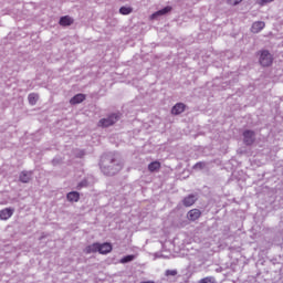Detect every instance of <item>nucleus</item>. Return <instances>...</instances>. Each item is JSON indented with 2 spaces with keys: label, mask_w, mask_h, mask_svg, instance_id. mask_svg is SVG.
Returning <instances> with one entry per match:
<instances>
[{
  "label": "nucleus",
  "mask_w": 283,
  "mask_h": 283,
  "mask_svg": "<svg viewBox=\"0 0 283 283\" xmlns=\"http://www.w3.org/2000/svg\"><path fill=\"white\" fill-rule=\"evenodd\" d=\"M118 118H120L118 114H111L108 117L99 119L98 127H112L118 123Z\"/></svg>",
  "instance_id": "nucleus-1"
},
{
  "label": "nucleus",
  "mask_w": 283,
  "mask_h": 283,
  "mask_svg": "<svg viewBox=\"0 0 283 283\" xmlns=\"http://www.w3.org/2000/svg\"><path fill=\"white\" fill-rule=\"evenodd\" d=\"M259 63L262 67H270V65H273V55L266 50L261 51Z\"/></svg>",
  "instance_id": "nucleus-2"
},
{
  "label": "nucleus",
  "mask_w": 283,
  "mask_h": 283,
  "mask_svg": "<svg viewBox=\"0 0 283 283\" xmlns=\"http://www.w3.org/2000/svg\"><path fill=\"white\" fill-rule=\"evenodd\" d=\"M243 142H244V145H253V143H255V132L253 130H245L243 133Z\"/></svg>",
  "instance_id": "nucleus-3"
},
{
  "label": "nucleus",
  "mask_w": 283,
  "mask_h": 283,
  "mask_svg": "<svg viewBox=\"0 0 283 283\" xmlns=\"http://www.w3.org/2000/svg\"><path fill=\"white\" fill-rule=\"evenodd\" d=\"M112 243H98L97 253H101V255H107V253H112Z\"/></svg>",
  "instance_id": "nucleus-4"
},
{
  "label": "nucleus",
  "mask_w": 283,
  "mask_h": 283,
  "mask_svg": "<svg viewBox=\"0 0 283 283\" xmlns=\"http://www.w3.org/2000/svg\"><path fill=\"white\" fill-rule=\"evenodd\" d=\"M263 28H266V23H264V21H255L252 23L251 32L253 34H258V33L262 32Z\"/></svg>",
  "instance_id": "nucleus-5"
},
{
  "label": "nucleus",
  "mask_w": 283,
  "mask_h": 283,
  "mask_svg": "<svg viewBox=\"0 0 283 283\" xmlns=\"http://www.w3.org/2000/svg\"><path fill=\"white\" fill-rule=\"evenodd\" d=\"M11 216H14V209L4 208L0 210V220H10Z\"/></svg>",
  "instance_id": "nucleus-6"
},
{
  "label": "nucleus",
  "mask_w": 283,
  "mask_h": 283,
  "mask_svg": "<svg viewBox=\"0 0 283 283\" xmlns=\"http://www.w3.org/2000/svg\"><path fill=\"white\" fill-rule=\"evenodd\" d=\"M200 216H202V212L198 209H192L188 211L187 218L191 222H196V220H199Z\"/></svg>",
  "instance_id": "nucleus-7"
},
{
  "label": "nucleus",
  "mask_w": 283,
  "mask_h": 283,
  "mask_svg": "<svg viewBox=\"0 0 283 283\" xmlns=\"http://www.w3.org/2000/svg\"><path fill=\"white\" fill-rule=\"evenodd\" d=\"M172 8L171 7H165L164 9L153 13L150 15V21H154V19L158 18V17H164V14H169V12H171Z\"/></svg>",
  "instance_id": "nucleus-8"
},
{
  "label": "nucleus",
  "mask_w": 283,
  "mask_h": 283,
  "mask_svg": "<svg viewBox=\"0 0 283 283\" xmlns=\"http://www.w3.org/2000/svg\"><path fill=\"white\" fill-rule=\"evenodd\" d=\"M196 200H198L196 198V195H189L186 198H184L182 205L184 207H193V205H196Z\"/></svg>",
  "instance_id": "nucleus-9"
},
{
  "label": "nucleus",
  "mask_w": 283,
  "mask_h": 283,
  "mask_svg": "<svg viewBox=\"0 0 283 283\" xmlns=\"http://www.w3.org/2000/svg\"><path fill=\"white\" fill-rule=\"evenodd\" d=\"M185 104L184 103H177L172 109H171V114H174L175 116H178V114H182V112H185Z\"/></svg>",
  "instance_id": "nucleus-10"
},
{
  "label": "nucleus",
  "mask_w": 283,
  "mask_h": 283,
  "mask_svg": "<svg viewBox=\"0 0 283 283\" xmlns=\"http://www.w3.org/2000/svg\"><path fill=\"white\" fill-rule=\"evenodd\" d=\"M160 167H163V165L160 164V161L156 160V161H151L148 165V171H150V174H154V171H160Z\"/></svg>",
  "instance_id": "nucleus-11"
},
{
  "label": "nucleus",
  "mask_w": 283,
  "mask_h": 283,
  "mask_svg": "<svg viewBox=\"0 0 283 283\" xmlns=\"http://www.w3.org/2000/svg\"><path fill=\"white\" fill-rule=\"evenodd\" d=\"M69 202H78L81 195L77 191H72L66 195Z\"/></svg>",
  "instance_id": "nucleus-12"
},
{
  "label": "nucleus",
  "mask_w": 283,
  "mask_h": 283,
  "mask_svg": "<svg viewBox=\"0 0 283 283\" xmlns=\"http://www.w3.org/2000/svg\"><path fill=\"white\" fill-rule=\"evenodd\" d=\"M85 101V94H76L70 99L71 105H78V103H83Z\"/></svg>",
  "instance_id": "nucleus-13"
},
{
  "label": "nucleus",
  "mask_w": 283,
  "mask_h": 283,
  "mask_svg": "<svg viewBox=\"0 0 283 283\" xmlns=\"http://www.w3.org/2000/svg\"><path fill=\"white\" fill-rule=\"evenodd\" d=\"M84 253L90 255L91 253H98V243H93L84 249Z\"/></svg>",
  "instance_id": "nucleus-14"
},
{
  "label": "nucleus",
  "mask_w": 283,
  "mask_h": 283,
  "mask_svg": "<svg viewBox=\"0 0 283 283\" xmlns=\"http://www.w3.org/2000/svg\"><path fill=\"white\" fill-rule=\"evenodd\" d=\"M32 180V171H22L20 174V182H29Z\"/></svg>",
  "instance_id": "nucleus-15"
},
{
  "label": "nucleus",
  "mask_w": 283,
  "mask_h": 283,
  "mask_svg": "<svg viewBox=\"0 0 283 283\" xmlns=\"http://www.w3.org/2000/svg\"><path fill=\"white\" fill-rule=\"evenodd\" d=\"M72 23H74V20L70 15H64L60 19V25L67 27L72 25Z\"/></svg>",
  "instance_id": "nucleus-16"
},
{
  "label": "nucleus",
  "mask_w": 283,
  "mask_h": 283,
  "mask_svg": "<svg viewBox=\"0 0 283 283\" xmlns=\"http://www.w3.org/2000/svg\"><path fill=\"white\" fill-rule=\"evenodd\" d=\"M28 101H29L30 105H36V103L39 101V94H36V93L29 94Z\"/></svg>",
  "instance_id": "nucleus-17"
},
{
  "label": "nucleus",
  "mask_w": 283,
  "mask_h": 283,
  "mask_svg": "<svg viewBox=\"0 0 283 283\" xmlns=\"http://www.w3.org/2000/svg\"><path fill=\"white\" fill-rule=\"evenodd\" d=\"M134 12V8L132 7H122L119 8V14L126 17L127 14H132Z\"/></svg>",
  "instance_id": "nucleus-18"
},
{
  "label": "nucleus",
  "mask_w": 283,
  "mask_h": 283,
  "mask_svg": "<svg viewBox=\"0 0 283 283\" xmlns=\"http://www.w3.org/2000/svg\"><path fill=\"white\" fill-rule=\"evenodd\" d=\"M135 259H136V255H134V254L126 255V256L120 259V264H127V262H132Z\"/></svg>",
  "instance_id": "nucleus-19"
},
{
  "label": "nucleus",
  "mask_w": 283,
  "mask_h": 283,
  "mask_svg": "<svg viewBox=\"0 0 283 283\" xmlns=\"http://www.w3.org/2000/svg\"><path fill=\"white\" fill-rule=\"evenodd\" d=\"M198 283H216V277H213V276H206V277L199 280Z\"/></svg>",
  "instance_id": "nucleus-20"
},
{
  "label": "nucleus",
  "mask_w": 283,
  "mask_h": 283,
  "mask_svg": "<svg viewBox=\"0 0 283 283\" xmlns=\"http://www.w3.org/2000/svg\"><path fill=\"white\" fill-rule=\"evenodd\" d=\"M243 0H228L229 6H239Z\"/></svg>",
  "instance_id": "nucleus-21"
},
{
  "label": "nucleus",
  "mask_w": 283,
  "mask_h": 283,
  "mask_svg": "<svg viewBox=\"0 0 283 283\" xmlns=\"http://www.w3.org/2000/svg\"><path fill=\"white\" fill-rule=\"evenodd\" d=\"M166 275H167V277H169V275H171V276L178 275V271H176V270H167L166 271Z\"/></svg>",
  "instance_id": "nucleus-22"
},
{
  "label": "nucleus",
  "mask_w": 283,
  "mask_h": 283,
  "mask_svg": "<svg viewBox=\"0 0 283 283\" xmlns=\"http://www.w3.org/2000/svg\"><path fill=\"white\" fill-rule=\"evenodd\" d=\"M83 187H87V181L80 182L77 189H83Z\"/></svg>",
  "instance_id": "nucleus-23"
},
{
  "label": "nucleus",
  "mask_w": 283,
  "mask_h": 283,
  "mask_svg": "<svg viewBox=\"0 0 283 283\" xmlns=\"http://www.w3.org/2000/svg\"><path fill=\"white\" fill-rule=\"evenodd\" d=\"M196 167H199V169H202L205 167V163H202V161L197 163Z\"/></svg>",
  "instance_id": "nucleus-24"
},
{
  "label": "nucleus",
  "mask_w": 283,
  "mask_h": 283,
  "mask_svg": "<svg viewBox=\"0 0 283 283\" xmlns=\"http://www.w3.org/2000/svg\"><path fill=\"white\" fill-rule=\"evenodd\" d=\"M104 174H109V172H107V171L104 170Z\"/></svg>",
  "instance_id": "nucleus-25"
}]
</instances>
